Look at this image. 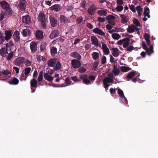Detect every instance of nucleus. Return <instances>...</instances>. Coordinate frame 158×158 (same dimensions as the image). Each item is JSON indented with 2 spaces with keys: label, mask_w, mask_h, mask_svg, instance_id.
<instances>
[{
  "label": "nucleus",
  "mask_w": 158,
  "mask_h": 158,
  "mask_svg": "<svg viewBox=\"0 0 158 158\" xmlns=\"http://www.w3.org/2000/svg\"><path fill=\"white\" fill-rule=\"evenodd\" d=\"M38 19L39 22H41V24L43 28H45L46 27L45 23L46 19L45 15L43 13H40L38 15Z\"/></svg>",
  "instance_id": "1"
},
{
  "label": "nucleus",
  "mask_w": 158,
  "mask_h": 158,
  "mask_svg": "<svg viewBox=\"0 0 158 158\" xmlns=\"http://www.w3.org/2000/svg\"><path fill=\"white\" fill-rule=\"evenodd\" d=\"M38 42L32 41L30 44V47L31 51V52L34 53L37 51V45Z\"/></svg>",
  "instance_id": "2"
},
{
  "label": "nucleus",
  "mask_w": 158,
  "mask_h": 158,
  "mask_svg": "<svg viewBox=\"0 0 158 158\" xmlns=\"http://www.w3.org/2000/svg\"><path fill=\"white\" fill-rule=\"evenodd\" d=\"M71 64L74 69L80 67L81 65L80 61L78 60L73 59L71 61Z\"/></svg>",
  "instance_id": "3"
},
{
  "label": "nucleus",
  "mask_w": 158,
  "mask_h": 158,
  "mask_svg": "<svg viewBox=\"0 0 158 158\" xmlns=\"http://www.w3.org/2000/svg\"><path fill=\"white\" fill-rule=\"evenodd\" d=\"M26 2L25 0L20 1L18 6L20 10L22 11H24L26 8Z\"/></svg>",
  "instance_id": "4"
},
{
  "label": "nucleus",
  "mask_w": 158,
  "mask_h": 158,
  "mask_svg": "<svg viewBox=\"0 0 158 158\" xmlns=\"http://www.w3.org/2000/svg\"><path fill=\"white\" fill-rule=\"evenodd\" d=\"M24 59V58L21 57H19L17 58L15 61V64L17 66H20L23 64Z\"/></svg>",
  "instance_id": "5"
},
{
  "label": "nucleus",
  "mask_w": 158,
  "mask_h": 158,
  "mask_svg": "<svg viewBox=\"0 0 158 158\" xmlns=\"http://www.w3.org/2000/svg\"><path fill=\"white\" fill-rule=\"evenodd\" d=\"M62 8L61 5L60 4H55L52 5L50 7V9L51 10H54L56 12L59 11Z\"/></svg>",
  "instance_id": "6"
},
{
  "label": "nucleus",
  "mask_w": 158,
  "mask_h": 158,
  "mask_svg": "<svg viewBox=\"0 0 158 158\" xmlns=\"http://www.w3.org/2000/svg\"><path fill=\"white\" fill-rule=\"evenodd\" d=\"M36 38L39 40H41L43 39V32L40 30L37 31L35 33Z\"/></svg>",
  "instance_id": "7"
},
{
  "label": "nucleus",
  "mask_w": 158,
  "mask_h": 158,
  "mask_svg": "<svg viewBox=\"0 0 158 158\" xmlns=\"http://www.w3.org/2000/svg\"><path fill=\"white\" fill-rule=\"evenodd\" d=\"M5 35H6L5 39L6 40L8 41L10 40L11 38L13 32L12 30H6L5 31Z\"/></svg>",
  "instance_id": "8"
},
{
  "label": "nucleus",
  "mask_w": 158,
  "mask_h": 158,
  "mask_svg": "<svg viewBox=\"0 0 158 158\" xmlns=\"http://www.w3.org/2000/svg\"><path fill=\"white\" fill-rule=\"evenodd\" d=\"M8 54L7 49L5 47L2 48L0 49V54L3 57H6Z\"/></svg>",
  "instance_id": "9"
},
{
  "label": "nucleus",
  "mask_w": 158,
  "mask_h": 158,
  "mask_svg": "<svg viewBox=\"0 0 158 158\" xmlns=\"http://www.w3.org/2000/svg\"><path fill=\"white\" fill-rule=\"evenodd\" d=\"M60 34L59 31L58 30L53 31L50 34L49 37L51 39L56 38L58 37Z\"/></svg>",
  "instance_id": "10"
},
{
  "label": "nucleus",
  "mask_w": 158,
  "mask_h": 158,
  "mask_svg": "<svg viewBox=\"0 0 158 158\" xmlns=\"http://www.w3.org/2000/svg\"><path fill=\"white\" fill-rule=\"evenodd\" d=\"M22 21L23 23L29 24L31 22V18L30 16L27 15L22 17Z\"/></svg>",
  "instance_id": "11"
},
{
  "label": "nucleus",
  "mask_w": 158,
  "mask_h": 158,
  "mask_svg": "<svg viewBox=\"0 0 158 158\" xmlns=\"http://www.w3.org/2000/svg\"><path fill=\"white\" fill-rule=\"evenodd\" d=\"M93 31L95 33L98 34L102 36H105V33L102 30L98 27L94 29L93 30Z\"/></svg>",
  "instance_id": "12"
},
{
  "label": "nucleus",
  "mask_w": 158,
  "mask_h": 158,
  "mask_svg": "<svg viewBox=\"0 0 158 158\" xmlns=\"http://www.w3.org/2000/svg\"><path fill=\"white\" fill-rule=\"evenodd\" d=\"M0 4L2 8L5 10L10 7L9 4L4 0L1 2Z\"/></svg>",
  "instance_id": "13"
},
{
  "label": "nucleus",
  "mask_w": 158,
  "mask_h": 158,
  "mask_svg": "<svg viewBox=\"0 0 158 158\" xmlns=\"http://www.w3.org/2000/svg\"><path fill=\"white\" fill-rule=\"evenodd\" d=\"M96 8L94 6H91L88 9L87 11L89 15H93L95 13Z\"/></svg>",
  "instance_id": "14"
},
{
  "label": "nucleus",
  "mask_w": 158,
  "mask_h": 158,
  "mask_svg": "<svg viewBox=\"0 0 158 158\" xmlns=\"http://www.w3.org/2000/svg\"><path fill=\"white\" fill-rule=\"evenodd\" d=\"M60 20L61 22H62L64 23H70L69 20V19L68 18L63 15H61L60 16Z\"/></svg>",
  "instance_id": "15"
},
{
  "label": "nucleus",
  "mask_w": 158,
  "mask_h": 158,
  "mask_svg": "<svg viewBox=\"0 0 158 158\" xmlns=\"http://www.w3.org/2000/svg\"><path fill=\"white\" fill-rule=\"evenodd\" d=\"M49 19L51 26L53 27L56 26L57 24V20L55 18L52 16H50Z\"/></svg>",
  "instance_id": "16"
},
{
  "label": "nucleus",
  "mask_w": 158,
  "mask_h": 158,
  "mask_svg": "<svg viewBox=\"0 0 158 158\" xmlns=\"http://www.w3.org/2000/svg\"><path fill=\"white\" fill-rule=\"evenodd\" d=\"M37 81L35 78H32L30 81V85L31 89H32L33 88H36L37 87Z\"/></svg>",
  "instance_id": "17"
},
{
  "label": "nucleus",
  "mask_w": 158,
  "mask_h": 158,
  "mask_svg": "<svg viewBox=\"0 0 158 158\" xmlns=\"http://www.w3.org/2000/svg\"><path fill=\"white\" fill-rule=\"evenodd\" d=\"M70 56L76 59L77 60H79L81 58L80 55L77 52H71L70 54Z\"/></svg>",
  "instance_id": "18"
},
{
  "label": "nucleus",
  "mask_w": 158,
  "mask_h": 158,
  "mask_svg": "<svg viewBox=\"0 0 158 158\" xmlns=\"http://www.w3.org/2000/svg\"><path fill=\"white\" fill-rule=\"evenodd\" d=\"M56 60L55 59H51L48 62V66L54 67H55Z\"/></svg>",
  "instance_id": "19"
},
{
  "label": "nucleus",
  "mask_w": 158,
  "mask_h": 158,
  "mask_svg": "<svg viewBox=\"0 0 158 158\" xmlns=\"http://www.w3.org/2000/svg\"><path fill=\"white\" fill-rule=\"evenodd\" d=\"M44 79L49 82H52L54 79V77L49 75L48 73L44 74Z\"/></svg>",
  "instance_id": "20"
},
{
  "label": "nucleus",
  "mask_w": 158,
  "mask_h": 158,
  "mask_svg": "<svg viewBox=\"0 0 158 158\" xmlns=\"http://www.w3.org/2000/svg\"><path fill=\"white\" fill-rule=\"evenodd\" d=\"M111 50L112 51V54L114 56L117 57L119 55V50L117 48H112Z\"/></svg>",
  "instance_id": "21"
},
{
  "label": "nucleus",
  "mask_w": 158,
  "mask_h": 158,
  "mask_svg": "<svg viewBox=\"0 0 158 158\" xmlns=\"http://www.w3.org/2000/svg\"><path fill=\"white\" fill-rule=\"evenodd\" d=\"M91 40L93 44L95 45L97 47L98 46V39L94 35L93 36L91 37Z\"/></svg>",
  "instance_id": "22"
},
{
  "label": "nucleus",
  "mask_w": 158,
  "mask_h": 158,
  "mask_svg": "<svg viewBox=\"0 0 158 158\" xmlns=\"http://www.w3.org/2000/svg\"><path fill=\"white\" fill-rule=\"evenodd\" d=\"M13 36L14 40L15 42H18L20 40L19 32L18 31H15Z\"/></svg>",
  "instance_id": "23"
},
{
  "label": "nucleus",
  "mask_w": 158,
  "mask_h": 158,
  "mask_svg": "<svg viewBox=\"0 0 158 158\" xmlns=\"http://www.w3.org/2000/svg\"><path fill=\"white\" fill-rule=\"evenodd\" d=\"M102 46L104 53L106 55H108L110 53V51L106 45L103 44H102Z\"/></svg>",
  "instance_id": "24"
},
{
  "label": "nucleus",
  "mask_w": 158,
  "mask_h": 158,
  "mask_svg": "<svg viewBox=\"0 0 158 158\" xmlns=\"http://www.w3.org/2000/svg\"><path fill=\"white\" fill-rule=\"evenodd\" d=\"M136 26L134 25L131 24L129 26L128 28L127 29V32L129 33H132L134 31Z\"/></svg>",
  "instance_id": "25"
},
{
  "label": "nucleus",
  "mask_w": 158,
  "mask_h": 158,
  "mask_svg": "<svg viewBox=\"0 0 158 158\" xmlns=\"http://www.w3.org/2000/svg\"><path fill=\"white\" fill-rule=\"evenodd\" d=\"M119 15L122 18L121 21L123 24H125L127 23L128 21L127 20V17L123 14H119Z\"/></svg>",
  "instance_id": "26"
},
{
  "label": "nucleus",
  "mask_w": 158,
  "mask_h": 158,
  "mask_svg": "<svg viewBox=\"0 0 158 158\" xmlns=\"http://www.w3.org/2000/svg\"><path fill=\"white\" fill-rule=\"evenodd\" d=\"M150 35L147 33L144 34V38L146 40V43L148 45H150Z\"/></svg>",
  "instance_id": "27"
},
{
  "label": "nucleus",
  "mask_w": 158,
  "mask_h": 158,
  "mask_svg": "<svg viewBox=\"0 0 158 158\" xmlns=\"http://www.w3.org/2000/svg\"><path fill=\"white\" fill-rule=\"evenodd\" d=\"M130 40L127 37L125 38V41L123 42V47L124 48L127 47L129 44Z\"/></svg>",
  "instance_id": "28"
},
{
  "label": "nucleus",
  "mask_w": 158,
  "mask_h": 158,
  "mask_svg": "<svg viewBox=\"0 0 158 158\" xmlns=\"http://www.w3.org/2000/svg\"><path fill=\"white\" fill-rule=\"evenodd\" d=\"M46 46L47 44L44 41L41 43L40 46V49L41 52H44L45 50Z\"/></svg>",
  "instance_id": "29"
},
{
  "label": "nucleus",
  "mask_w": 158,
  "mask_h": 158,
  "mask_svg": "<svg viewBox=\"0 0 158 158\" xmlns=\"http://www.w3.org/2000/svg\"><path fill=\"white\" fill-rule=\"evenodd\" d=\"M19 83V80L16 78L14 77L11 81H9V83L10 85H17Z\"/></svg>",
  "instance_id": "30"
},
{
  "label": "nucleus",
  "mask_w": 158,
  "mask_h": 158,
  "mask_svg": "<svg viewBox=\"0 0 158 158\" xmlns=\"http://www.w3.org/2000/svg\"><path fill=\"white\" fill-rule=\"evenodd\" d=\"M30 30H27V29H23L22 30V33L24 37H26L28 35V33L29 34L30 33Z\"/></svg>",
  "instance_id": "31"
},
{
  "label": "nucleus",
  "mask_w": 158,
  "mask_h": 158,
  "mask_svg": "<svg viewBox=\"0 0 158 158\" xmlns=\"http://www.w3.org/2000/svg\"><path fill=\"white\" fill-rule=\"evenodd\" d=\"M113 69L112 71V72L115 75L119 74L120 71L118 69H117V67L115 65H114Z\"/></svg>",
  "instance_id": "32"
},
{
  "label": "nucleus",
  "mask_w": 158,
  "mask_h": 158,
  "mask_svg": "<svg viewBox=\"0 0 158 158\" xmlns=\"http://www.w3.org/2000/svg\"><path fill=\"white\" fill-rule=\"evenodd\" d=\"M103 81H104L105 83H112L114 81L113 79L108 77H107L103 80Z\"/></svg>",
  "instance_id": "33"
},
{
  "label": "nucleus",
  "mask_w": 158,
  "mask_h": 158,
  "mask_svg": "<svg viewBox=\"0 0 158 158\" xmlns=\"http://www.w3.org/2000/svg\"><path fill=\"white\" fill-rule=\"evenodd\" d=\"M97 13L99 15L103 16H106L107 14L106 11L105 10H99Z\"/></svg>",
  "instance_id": "34"
},
{
  "label": "nucleus",
  "mask_w": 158,
  "mask_h": 158,
  "mask_svg": "<svg viewBox=\"0 0 158 158\" xmlns=\"http://www.w3.org/2000/svg\"><path fill=\"white\" fill-rule=\"evenodd\" d=\"M5 12L7 15L10 16L12 14L13 10L10 7L5 10Z\"/></svg>",
  "instance_id": "35"
},
{
  "label": "nucleus",
  "mask_w": 158,
  "mask_h": 158,
  "mask_svg": "<svg viewBox=\"0 0 158 158\" xmlns=\"http://www.w3.org/2000/svg\"><path fill=\"white\" fill-rule=\"evenodd\" d=\"M1 73L2 74L7 76L9 74H11V71L8 69L3 70L2 71Z\"/></svg>",
  "instance_id": "36"
},
{
  "label": "nucleus",
  "mask_w": 158,
  "mask_h": 158,
  "mask_svg": "<svg viewBox=\"0 0 158 158\" xmlns=\"http://www.w3.org/2000/svg\"><path fill=\"white\" fill-rule=\"evenodd\" d=\"M92 56L93 59L96 60L98 58L99 54L98 52H94L92 53Z\"/></svg>",
  "instance_id": "37"
},
{
  "label": "nucleus",
  "mask_w": 158,
  "mask_h": 158,
  "mask_svg": "<svg viewBox=\"0 0 158 158\" xmlns=\"http://www.w3.org/2000/svg\"><path fill=\"white\" fill-rule=\"evenodd\" d=\"M111 36L114 40H118L121 37V36L118 33H113L112 34Z\"/></svg>",
  "instance_id": "38"
},
{
  "label": "nucleus",
  "mask_w": 158,
  "mask_h": 158,
  "mask_svg": "<svg viewBox=\"0 0 158 158\" xmlns=\"http://www.w3.org/2000/svg\"><path fill=\"white\" fill-rule=\"evenodd\" d=\"M120 69L121 71L126 72L131 70V69L128 67L123 66L120 67Z\"/></svg>",
  "instance_id": "39"
},
{
  "label": "nucleus",
  "mask_w": 158,
  "mask_h": 158,
  "mask_svg": "<svg viewBox=\"0 0 158 158\" xmlns=\"http://www.w3.org/2000/svg\"><path fill=\"white\" fill-rule=\"evenodd\" d=\"M43 71H41L39 73V75L38 79V81L39 83L43 79Z\"/></svg>",
  "instance_id": "40"
},
{
  "label": "nucleus",
  "mask_w": 158,
  "mask_h": 158,
  "mask_svg": "<svg viewBox=\"0 0 158 158\" xmlns=\"http://www.w3.org/2000/svg\"><path fill=\"white\" fill-rule=\"evenodd\" d=\"M57 48L54 47H53L51 49V53L52 56H54L55 54L57 53Z\"/></svg>",
  "instance_id": "41"
},
{
  "label": "nucleus",
  "mask_w": 158,
  "mask_h": 158,
  "mask_svg": "<svg viewBox=\"0 0 158 158\" xmlns=\"http://www.w3.org/2000/svg\"><path fill=\"white\" fill-rule=\"evenodd\" d=\"M27 77L28 75H25L24 73V74L23 72L21 74L20 80L21 81H23V80L26 81Z\"/></svg>",
  "instance_id": "42"
},
{
  "label": "nucleus",
  "mask_w": 158,
  "mask_h": 158,
  "mask_svg": "<svg viewBox=\"0 0 158 158\" xmlns=\"http://www.w3.org/2000/svg\"><path fill=\"white\" fill-rule=\"evenodd\" d=\"M148 55H151L152 53L154 52L153 48L152 45H151L148 51L146 52Z\"/></svg>",
  "instance_id": "43"
},
{
  "label": "nucleus",
  "mask_w": 158,
  "mask_h": 158,
  "mask_svg": "<svg viewBox=\"0 0 158 158\" xmlns=\"http://www.w3.org/2000/svg\"><path fill=\"white\" fill-rule=\"evenodd\" d=\"M8 55L7 56V60L8 61H9L11 60L14 56L13 52H11L9 53H8Z\"/></svg>",
  "instance_id": "44"
},
{
  "label": "nucleus",
  "mask_w": 158,
  "mask_h": 158,
  "mask_svg": "<svg viewBox=\"0 0 158 158\" xmlns=\"http://www.w3.org/2000/svg\"><path fill=\"white\" fill-rule=\"evenodd\" d=\"M118 93L119 96L122 98H123L124 97V95L123 91L120 89L118 90Z\"/></svg>",
  "instance_id": "45"
},
{
  "label": "nucleus",
  "mask_w": 158,
  "mask_h": 158,
  "mask_svg": "<svg viewBox=\"0 0 158 158\" xmlns=\"http://www.w3.org/2000/svg\"><path fill=\"white\" fill-rule=\"evenodd\" d=\"M150 13L149 9L148 7L144 8L143 15L145 17H146L147 14H149Z\"/></svg>",
  "instance_id": "46"
},
{
  "label": "nucleus",
  "mask_w": 158,
  "mask_h": 158,
  "mask_svg": "<svg viewBox=\"0 0 158 158\" xmlns=\"http://www.w3.org/2000/svg\"><path fill=\"white\" fill-rule=\"evenodd\" d=\"M142 48L144 50L146 51V52H148V48L147 47V46L144 41H142Z\"/></svg>",
  "instance_id": "47"
},
{
  "label": "nucleus",
  "mask_w": 158,
  "mask_h": 158,
  "mask_svg": "<svg viewBox=\"0 0 158 158\" xmlns=\"http://www.w3.org/2000/svg\"><path fill=\"white\" fill-rule=\"evenodd\" d=\"M31 70V69L30 67L26 68L24 70V74L28 75L30 73Z\"/></svg>",
  "instance_id": "48"
},
{
  "label": "nucleus",
  "mask_w": 158,
  "mask_h": 158,
  "mask_svg": "<svg viewBox=\"0 0 158 158\" xmlns=\"http://www.w3.org/2000/svg\"><path fill=\"white\" fill-rule=\"evenodd\" d=\"M83 19V18L81 16L77 18L76 20L77 23V24H79L81 23L82 22Z\"/></svg>",
  "instance_id": "49"
},
{
  "label": "nucleus",
  "mask_w": 158,
  "mask_h": 158,
  "mask_svg": "<svg viewBox=\"0 0 158 158\" xmlns=\"http://www.w3.org/2000/svg\"><path fill=\"white\" fill-rule=\"evenodd\" d=\"M133 23L137 27H139L140 26V23L139 21L136 18L134 19Z\"/></svg>",
  "instance_id": "50"
},
{
  "label": "nucleus",
  "mask_w": 158,
  "mask_h": 158,
  "mask_svg": "<svg viewBox=\"0 0 158 158\" xmlns=\"http://www.w3.org/2000/svg\"><path fill=\"white\" fill-rule=\"evenodd\" d=\"M135 71H133L129 73L127 76V78H131L133 76H134Z\"/></svg>",
  "instance_id": "51"
},
{
  "label": "nucleus",
  "mask_w": 158,
  "mask_h": 158,
  "mask_svg": "<svg viewBox=\"0 0 158 158\" xmlns=\"http://www.w3.org/2000/svg\"><path fill=\"white\" fill-rule=\"evenodd\" d=\"M123 7L121 5H118L115 8V10L118 12H120L123 10Z\"/></svg>",
  "instance_id": "52"
},
{
  "label": "nucleus",
  "mask_w": 158,
  "mask_h": 158,
  "mask_svg": "<svg viewBox=\"0 0 158 158\" xmlns=\"http://www.w3.org/2000/svg\"><path fill=\"white\" fill-rule=\"evenodd\" d=\"M56 67L54 68L55 69V70H59L61 67V64L59 61H58L56 64Z\"/></svg>",
  "instance_id": "53"
},
{
  "label": "nucleus",
  "mask_w": 158,
  "mask_h": 158,
  "mask_svg": "<svg viewBox=\"0 0 158 158\" xmlns=\"http://www.w3.org/2000/svg\"><path fill=\"white\" fill-rule=\"evenodd\" d=\"M106 18L108 21L109 20H114L115 19V17L113 15H109L106 16Z\"/></svg>",
  "instance_id": "54"
},
{
  "label": "nucleus",
  "mask_w": 158,
  "mask_h": 158,
  "mask_svg": "<svg viewBox=\"0 0 158 158\" xmlns=\"http://www.w3.org/2000/svg\"><path fill=\"white\" fill-rule=\"evenodd\" d=\"M65 82L69 85H70L72 82L69 77H68L65 78Z\"/></svg>",
  "instance_id": "55"
},
{
  "label": "nucleus",
  "mask_w": 158,
  "mask_h": 158,
  "mask_svg": "<svg viewBox=\"0 0 158 158\" xmlns=\"http://www.w3.org/2000/svg\"><path fill=\"white\" fill-rule=\"evenodd\" d=\"M99 61H95L94 62L93 65L94 70H96V69L97 68L98 65L99 64Z\"/></svg>",
  "instance_id": "56"
},
{
  "label": "nucleus",
  "mask_w": 158,
  "mask_h": 158,
  "mask_svg": "<svg viewBox=\"0 0 158 158\" xmlns=\"http://www.w3.org/2000/svg\"><path fill=\"white\" fill-rule=\"evenodd\" d=\"M86 1L85 0H82L81 2V6L83 9L85 8L86 7Z\"/></svg>",
  "instance_id": "57"
},
{
  "label": "nucleus",
  "mask_w": 158,
  "mask_h": 158,
  "mask_svg": "<svg viewBox=\"0 0 158 158\" xmlns=\"http://www.w3.org/2000/svg\"><path fill=\"white\" fill-rule=\"evenodd\" d=\"M88 77V76L87 74H81L79 75V77L82 80H84L85 79V78H87Z\"/></svg>",
  "instance_id": "58"
},
{
  "label": "nucleus",
  "mask_w": 158,
  "mask_h": 158,
  "mask_svg": "<svg viewBox=\"0 0 158 158\" xmlns=\"http://www.w3.org/2000/svg\"><path fill=\"white\" fill-rule=\"evenodd\" d=\"M82 82L83 83L86 85H88L91 82L90 81L87 79V78H85V79L83 80Z\"/></svg>",
  "instance_id": "59"
},
{
  "label": "nucleus",
  "mask_w": 158,
  "mask_h": 158,
  "mask_svg": "<svg viewBox=\"0 0 158 158\" xmlns=\"http://www.w3.org/2000/svg\"><path fill=\"white\" fill-rule=\"evenodd\" d=\"M71 79L74 82H79L80 81L79 79L76 76L72 77H71Z\"/></svg>",
  "instance_id": "60"
},
{
  "label": "nucleus",
  "mask_w": 158,
  "mask_h": 158,
  "mask_svg": "<svg viewBox=\"0 0 158 158\" xmlns=\"http://www.w3.org/2000/svg\"><path fill=\"white\" fill-rule=\"evenodd\" d=\"M86 70V69L83 67H81L78 69V72L80 73H83Z\"/></svg>",
  "instance_id": "61"
},
{
  "label": "nucleus",
  "mask_w": 158,
  "mask_h": 158,
  "mask_svg": "<svg viewBox=\"0 0 158 158\" xmlns=\"http://www.w3.org/2000/svg\"><path fill=\"white\" fill-rule=\"evenodd\" d=\"M106 58L105 56H103L102 59H101V62L103 64H105L106 62Z\"/></svg>",
  "instance_id": "62"
},
{
  "label": "nucleus",
  "mask_w": 158,
  "mask_h": 158,
  "mask_svg": "<svg viewBox=\"0 0 158 158\" xmlns=\"http://www.w3.org/2000/svg\"><path fill=\"white\" fill-rule=\"evenodd\" d=\"M105 20V18H102L99 17L98 18V21L100 22L103 23L104 22Z\"/></svg>",
  "instance_id": "63"
},
{
  "label": "nucleus",
  "mask_w": 158,
  "mask_h": 158,
  "mask_svg": "<svg viewBox=\"0 0 158 158\" xmlns=\"http://www.w3.org/2000/svg\"><path fill=\"white\" fill-rule=\"evenodd\" d=\"M125 41V38L120 40L117 42V44L121 45L123 43V42Z\"/></svg>",
  "instance_id": "64"
}]
</instances>
